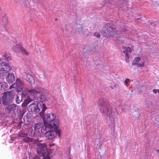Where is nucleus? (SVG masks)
<instances>
[{
    "instance_id": "8fccbe9b",
    "label": "nucleus",
    "mask_w": 159,
    "mask_h": 159,
    "mask_svg": "<svg viewBox=\"0 0 159 159\" xmlns=\"http://www.w3.org/2000/svg\"><path fill=\"white\" fill-rule=\"evenodd\" d=\"M68 159H71L70 157H69Z\"/></svg>"
},
{
    "instance_id": "3c124183",
    "label": "nucleus",
    "mask_w": 159,
    "mask_h": 159,
    "mask_svg": "<svg viewBox=\"0 0 159 159\" xmlns=\"http://www.w3.org/2000/svg\"><path fill=\"white\" fill-rule=\"evenodd\" d=\"M129 107L128 106L126 107Z\"/></svg>"
},
{
    "instance_id": "09e8293b",
    "label": "nucleus",
    "mask_w": 159,
    "mask_h": 159,
    "mask_svg": "<svg viewBox=\"0 0 159 159\" xmlns=\"http://www.w3.org/2000/svg\"><path fill=\"white\" fill-rule=\"evenodd\" d=\"M157 92L159 93V89H158Z\"/></svg>"
},
{
    "instance_id": "473e14b6",
    "label": "nucleus",
    "mask_w": 159,
    "mask_h": 159,
    "mask_svg": "<svg viewBox=\"0 0 159 159\" xmlns=\"http://www.w3.org/2000/svg\"><path fill=\"white\" fill-rule=\"evenodd\" d=\"M126 29L125 28V27H124V28L123 29H121L120 30V31L121 32H124L126 31Z\"/></svg>"
},
{
    "instance_id": "412c9836",
    "label": "nucleus",
    "mask_w": 159,
    "mask_h": 159,
    "mask_svg": "<svg viewBox=\"0 0 159 159\" xmlns=\"http://www.w3.org/2000/svg\"><path fill=\"white\" fill-rule=\"evenodd\" d=\"M44 127V126H43V125L42 123H39L36 124L34 127V130H41V129H42V127Z\"/></svg>"
},
{
    "instance_id": "de8ad7c7",
    "label": "nucleus",
    "mask_w": 159,
    "mask_h": 159,
    "mask_svg": "<svg viewBox=\"0 0 159 159\" xmlns=\"http://www.w3.org/2000/svg\"><path fill=\"white\" fill-rule=\"evenodd\" d=\"M57 18H55V21H57Z\"/></svg>"
},
{
    "instance_id": "37998d69",
    "label": "nucleus",
    "mask_w": 159,
    "mask_h": 159,
    "mask_svg": "<svg viewBox=\"0 0 159 159\" xmlns=\"http://www.w3.org/2000/svg\"><path fill=\"white\" fill-rule=\"evenodd\" d=\"M156 151L157 153L159 154V150H156Z\"/></svg>"
},
{
    "instance_id": "423d86ee",
    "label": "nucleus",
    "mask_w": 159,
    "mask_h": 159,
    "mask_svg": "<svg viewBox=\"0 0 159 159\" xmlns=\"http://www.w3.org/2000/svg\"><path fill=\"white\" fill-rule=\"evenodd\" d=\"M37 153L40 157H43L41 159H50V156L47 149V145L45 143H38L37 144Z\"/></svg>"
},
{
    "instance_id": "ddd939ff",
    "label": "nucleus",
    "mask_w": 159,
    "mask_h": 159,
    "mask_svg": "<svg viewBox=\"0 0 159 159\" xmlns=\"http://www.w3.org/2000/svg\"><path fill=\"white\" fill-rule=\"evenodd\" d=\"M7 81L9 84H12L15 80V75L12 73H9L6 78Z\"/></svg>"
},
{
    "instance_id": "9d476101",
    "label": "nucleus",
    "mask_w": 159,
    "mask_h": 159,
    "mask_svg": "<svg viewBox=\"0 0 159 159\" xmlns=\"http://www.w3.org/2000/svg\"><path fill=\"white\" fill-rule=\"evenodd\" d=\"M22 78L28 81L30 84H33L35 82L34 76L31 75L30 72H24L21 74Z\"/></svg>"
},
{
    "instance_id": "393cba45",
    "label": "nucleus",
    "mask_w": 159,
    "mask_h": 159,
    "mask_svg": "<svg viewBox=\"0 0 159 159\" xmlns=\"http://www.w3.org/2000/svg\"><path fill=\"white\" fill-rule=\"evenodd\" d=\"M83 28L80 25V27H79L78 30V32L79 34H84L85 31L83 30Z\"/></svg>"
},
{
    "instance_id": "0eeeda50",
    "label": "nucleus",
    "mask_w": 159,
    "mask_h": 159,
    "mask_svg": "<svg viewBox=\"0 0 159 159\" xmlns=\"http://www.w3.org/2000/svg\"><path fill=\"white\" fill-rule=\"evenodd\" d=\"M44 132L46 131L44 134L45 137L49 140L54 139L57 135L60 137L61 135V131L60 130L53 128H49L48 129L43 130Z\"/></svg>"
},
{
    "instance_id": "bb28decb",
    "label": "nucleus",
    "mask_w": 159,
    "mask_h": 159,
    "mask_svg": "<svg viewBox=\"0 0 159 159\" xmlns=\"http://www.w3.org/2000/svg\"><path fill=\"white\" fill-rule=\"evenodd\" d=\"M27 136V134L26 133L21 132L18 134V136L19 137H26Z\"/></svg>"
},
{
    "instance_id": "f8f14e48",
    "label": "nucleus",
    "mask_w": 159,
    "mask_h": 159,
    "mask_svg": "<svg viewBox=\"0 0 159 159\" xmlns=\"http://www.w3.org/2000/svg\"><path fill=\"white\" fill-rule=\"evenodd\" d=\"M43 90L38 94L41 93L39 98L41 99V101L43 102L46 100H48L50 98V95L44 89H43Z\"/></svg>"
},
{
    "instance_id": "b1692460",
    "label": "nucleus",
    "mask_w": 159,
    "mask_h": 159,
    "mask_svg": "<svg viewBox=\"0 0 159 159\" xmlns=\"http://www.w3.org/2000/svg\"><path fill=\"white\" fill-rule=\"evenodd\" d=\"M6 15L5 14H3L2 15V17L3 18L2 19V23H3L4 25V27H5V25H6V23L7 21V17L5 16Z\"/></svg>"
},
{
    "instance_id": "f3484780",
    "label": "nucleus",
    "mask_w": 159,
    "mask_h": 159,
    "mask_svg": "<svg viewBox=\"0 0 159 159\" xmlns=\"http://www.w3.org/2000/svg\"><path fill=\"white\" fill-rule=\"evenodd\" d=\"M22 46L20 44L14 46L12 48V49L15 52L19 53L20 52V49L22 48Z\"/></svg>"
},
{
    "instance_id": "1a4fd4ad",
    "label": "nucleus",
    "mask_w": 159,
    "mask_h": 159,
    "mask_svg": "<svg viewBox=\"0 0 159 159\" xmlns=\"http://www.w3.org/2000/svg\"><path fill=\"white\" fill-rule=\"evenodd\" d=\"M25 84L23 81L19 78L16 79L15 82L11 85L10 89L15 88L18 92L21 91L23 89Z\"/></svg>"
},
{
    "instance_id": "f704fd0d",
    "label": "nucleus",
    "mask_w": 159,
    "mask_h": 159,
    "mask_svg": "<svg viewBox=\"0 0 159 159\" xmlns=\"http://www.w3.org/2000/svg\"><path fill=\"white\" fill-rule=\"evenodd\" d=\"M49 146L51 148H52L53 146H54L55 144L54 143H50L49 144Z\"/></svg>"
},
{
    "instance_id": "4be33fe9",
    "label": "nucleus",
    "mask_w": 159,
    "mask_h": 159,
    "mask_svg": "<svg viewBox=\"0 0 159 159\" xmlns=\"http://www.w3.org/2000/svg\"><path fill=\"white\" fill-rule=\"evenodd\" d=\"M22 97L20 96V94H17L16 95V101L17 103L19 104L20 102L22 100Z\"/></svg>"
},
{
    "instance_id": "7c9ffc66",
    "label": "nucleus",
    "mask_w": 159,
    "mask_h": 159,
    "mask_svg": "<svg viewBox=\"0 0 159 159\" xmlns=\"http://www.w3.org/2000/svg\"><path fill=\"white\" fill-rule=\"evenodd\" d=\"M129 79H126L124 81V83L125 85H127L128 83L129 82Z\"/></svg>"
},
{
    "instance_id": "39448f33",
    "label": "nucleus",
    "mask_w": 159,
    "mask_h": 159,
    "mask_svg": "<svg viewBox=\"0 0 159 159\" xmlns=\"http://www.w3.org/2000/svg\"><path fill=\"white\" fill-rule=\"evenodd\" d=\"M102 33L105 37L112 36L117 33L115 26L112 23H107L103 27Z\"/></svg>"
},
{
    "instance_id": "a878e982",
    "label": "nucleus",
    "mask_w": 159,
    "mask_h": 159,
    "mask_svg": "<svg viewBox=\"0 0 159 159\" xmlns=\"http://www.w3.org/2000/svg\"><path fill=\"white\" fill-rule=\"evenodd\" d=\"M120 8H122L123 9H127L128 5L127 3L125 2L123 3L122 5H120Z\"/></svg>"
},
{
    "instance_id": "5701e85b",
    "label": "nucleus",
    "mask_w": 159,
    "mask_h": 159,
    "mask_svg": "<svg viewBox=\"0 0 159 159\" xmlns=\"http://www.w3.org/2000/svg\"><path fill=\"white\" fill-rule=\"evenodd\" d=\"M20 52L24 56H27L29 55V53L26 49L23 47H22V48H21V49H20Z\"/></svg>"
},
{
    "instance_id": "2f4dec72",
    "label": "nucleus",
    "mask_w": 159,
    "mask_h": 159,
    "mask_svg": "<svg viewBox=\"0 0 159 159\" xmlns=\"http://www.w3.org/2000/svg\"><path fill=\"white\" fill-rule=\"evenodd\" d=\"M125 54V57L126 58H129V53L128 52H125L124 53Z\"/></svg>"
},
{
    "instance_id": "603ef678",
    "label": "nucleus",
    "mask_w": 159,
    "mask_h": 159,
    "mask_svg": "<svg viewBox=\"0 0 159 159\" xmlns=\"http://www.w3.org/2000/svg\"><path fill=\"white\" fill-rule=\"evenodd\" d=\"M134 117H137V116H135Z\"/></svg>"
},
{
    "instance_id": "4468645a",
    "label": "nucleus",
    "mask_w": 159,
    "mask_h": 159,
    "mask_svg": "<svg viewBox=\"0 0 159 159\" xmlns=\"http://www.w3.org/2000/svg\"><path fill=\"white\" fill-rule=\"evenodd\" d=\"M5 108V111L6 113H10L12 111L13 112L16 110V105L15 104L8 105Z\"/></svg>"
},
{
    "instance_id": "6e6552de",
    "label": "nucleus",
    "mask_w": 159,
    "mask_h": 159,
    "mask_svg": "<svg viewBox=\"0 0 159 159\" xmlns=\"http://www.w3.org/2000/svg\"><path fill=\"white\" fill-rule=\"evenodd\" d=\"M12 92H10L9 93L4 92L2 98H0V103L1 104L4 106H7L11 103L13 100V97L11 95Z\"/></svg>"
},
{
    "instance_id": "a211bd4d",
    "label": "nucleus",
    "mask_w": 159,
    "mask_h": 159,
    "mask_svg": "<svg viewBox=\"0 0 159 159\" xmlns=\"http://www.w3.org/2000/svg\"><path fill=\"white\" fill-rule=\"evenodd\" d=\"M8 85L6 82H1L0 83V90L2 91H5L7 89Z\"/></svg>"
},
{
    "instance_id": "6ab92c4d",
    "label": "nucleus",
    "mask_w": 159,
    "mask_h": 159,
    "mask_svg": "<svg viewBox=\"0 0 159 159\" xmlns=\"http://www.w3.org/2000/svg\"><path fill=\"white\" fill-rule=\"evenodd\" d=\"M2 58L3 60L7 61H8L11 59V57L10 54L7 53H4L2 55Z\"/></svg>"
},
{
    "instance_id": "cd10ccee",
    "label": "nucleus",
    "mask_w": 159,
    "mask_h": 159,
    "mask_svg": "<svg viewBox=\"0 0 159 159\" xmlns=\"http://www.w3.org/2000/svg\"><path fill=\"white\" fill-rule=\"evenodd\" d=\"M131 52V49L129 47H128L126 48L125 50L124 51L123 53L128 52L130 53Z\"/></svg>"
},
{
    "instance_id": "ea45409f",
    "label": "nucleus",
    "mask_w": 159,
    "mask_h": 159,
    "mask_svg": "<svg viewBox=\"0 0 159 159\" xmlns=\"http://www.w3.org/2000/svg\"><path fill=\"white\" fill-rule=\"evenodd\" d=\"M137 112L136 111H135L134 112H133V116H135V114H136L137 115Z\"/></svg>"
},
{
    "instance_id": "c03bdc74",
    "label": "nucleus",
    "mask_w": 159,
    "mask_h": 159,
    "mask_svg": "<svg viewBox=\"0 0 159 159\" xmlns=\"http://www.w3.org/2000/svg\"><path fill=\"white\" fill-rule=\"evenodd\" d=\"M110 87L112 89H114V87L113 86H111Z\"/></svg>"
},
{
    "instance_id": "f257e3e1",
    "label": "nucleus",
    "mask_w": 159,
    "mask_h": 159,
    "mask_svg": "<svg viewBox=\"0 0 159 159\" xmlns=\"http://www.w3.org/2000/svg\"><path fill=\"white\" fill-rule=\"evenodd\" d=\"M98 105L101 112L104 115L109 116L111 125L114 127V121L116 116L114 109L111 107L108 101L105 98H101L99 100Z\"/></svg>"
},
{
    "instance_id": "4c0bfd02",
    "label": "nucleus",
    "mask_w": 159,
    "mask_h": 159,
    "mask_svg": "<svg viewBox=\"0 0 159 159\" xmlns=\"http://www.w3.org/2000/svg\"><path fill=\"white\" fill-rule=\"evenodd\" d=\"M16 139V138L15 137H11V140L12 141H14Z\"/></svg>"
},
{
    "instance_id": "c9c22d12",
    "label": "nucleus",
    "mask_w": 159,
    "mask_h": 159,
    "mask_svg": "<svg viewBox=\"0 0 159 159\" xmlns=\"http://www.w3.org/2000/svg\"><path fill=\"white\" fill-rule=\"evenodd\" d=\"M158 89H154L152 90L153 92L154 93H156L157 92Z\"/></svg>"
},
{
    "instance_id": "aec40b11",
    "label": "nucleus",
    "mask_w": 159,
    "mask_h": 159,
    "mask_svg": "<svg viewBox=\"0 0 159 159\" xmlns=\"http://www.w3.org/2000/svg\"><path fill=\"white\" fill-rule=\"evenodd\" d=\"M32 101L30 97L27 98L26 99L22 104V107H26L27 105Z\"/></svg>"
},
{
    "instance_id": "20e7f679",
    "label": "nucleus",
    "mask_w": 159,
    "mask_h": 159,
    "mask_svg": "<svg viewBox=\"0 0 159 159\" xmlns=\"http://www.w3.org/2000/svg\"><path fill=\"white\" fill-rule=\"evenodd\" d=\"M43 90L42 88L38 86H36L34 88H31V89L26 88L25 90L22 91L21 95L22 97L29 98V94L31 95L32 98H36L38 94L41 92Z\"/></svg>"
},
{
    "instance_id": "7ed1b4c3",
    "label": "nucleus",
    "mask_w": 159,
    "mask_h": 159,
    "mask_svg": "<svg viewBox=\"0 0 159 159\" xmlns=\"http://www.w3.org/2000/svg\"><path fill=\"white\" fill-rule=\"evenodd\" d=\"M47 108L45 104L37 101L34 102L33 103L28 106L27 108L29 112L35 114L39 112V114L41 117L44 115V112Z\"/></svg>"
},
{
    "instance_id": "c85d7f7f",
    "label": "nucleus",
    "mask_w": 159,
    "mask_h": 159,
    "mask_svg": "<svg viewBox=\"0 0 159 159\" xmlns=\"http://www.w3.org/2000/svg\"><path fill=\"white\" fill-rule=\"evenodd\" d=\"M93 35L94 36L98 38H99L100 37V34L99 32H96L94 33Z\"/></svg>"
},
{
    "instance_id": "c756f323",
    "label": "nucleus",
    "mask_w": 159,
    "mask_h": 159,
    "mask_svg": "<svg viewBox=\"0 0 159 159\" xmlns=\"http://www.w3.org/2000/svg\"><path fill=\"white\" fill-rule=\"evenodd\" d=\"M25 141L27 142H29L32 141V139L28 138L25 139H24Z\"/></svg>"
},
{
    "instance_id": "2eb2a0df",
    "label": "nucleus",
    "mask_w": 159,
    "mask_h": 159,
    "mask_svg": "<svg viewBox=\"0 0 159 159\" xmlns=\"http://www.w3.org/2000/svg\"><path fill=\"white\" fill-rule=\"evenodd\" d=\"M140 58L139 57H135L132 62V66H136L139 67H143L144 65V63H140L139 62L140 61Z\"/></svg>"
},
{
    "instance_id": "9b49d317",
    "label": "nucleus",
    "mask_w": 159,
    "mask_h": 159,
    "mask_svg": "<svg viewBox=\"0 0 159 159\" xmlns=\"http://www.w3.org/2000/svg\"><path fill=\"white\" fill-rule=\"evenodd\" d=\"M11 69V65L8 63L2 62L0 63V71H1L9 72Z\"/></svg>"
},
{
    "instance_id": "a18cd8bd",
    "label": "nucleus",
    "mask_w": 159,
    "mask_h": 159,
    "mask_svg": "<svg viewBox=\"0 0 159 159\" xmlns=\"http://www.w3.org/2000/svg\"><path fill=\"white\" fill-rule=\"evenodd\" d=\"M117 86V85L116 84H115L114 85V87H116Z\"/></svg>"
},
{
    "instance_id": "72a5a7b5",
    "label": "nucleus",
    "mask_w": 159,
    "mask_h": 159,
    "mask_svg": "<svg viewBox=\"0 0 159 159\" xmlns=\"http://www.w3.org/2000/svg\"><path fill=\"white\" fill-rule=\"evenodd\" d=\"M25 0H15V1L17 3H20L23 1H25Z\"/></svg>"
},
{
    "instance_id": "e433bc0d",
    "label": "nucleus",
    "mask_w": 159,
    "mask_h": 159,
    "mask_svg": "<svg viewBox=\"0 0 159 159\" xmlns=\"http://www.w3.org/2000/svg\"><path fill=\"white\" fill-rule=\"evenodd\" d=\"M33 159H40V158L38 156H36L33 158Z\"/></svg>"
},
{
    "instance_id": "49530a36",
    "label": "nucleus",
    "mask_w": 159,
    "mask_h": 159,
    "mask_svg": "<svg viewBox=\"0 0 159 159\" xmlns=\"http://www.w3.org/2000/svg\"><path fill=\"white\" fill-rule=\"evenodd\" d=\"M150 23L151 24V25H153V26L154 25H153V24L152 23H151V22H150Z\"/></svg>"
},
{
    "instance_id": "f03ea898",
    "label": "nucleus",
    "mask_w": 159,
    "mask_h": 159,
    "mask_svg": "<svg viewBox=\"0 0 159 159\" xmlns=\"http://www.w3.org/2000/svg\"><path fill=\"white\" fill-rule=\"evenodd\" d=\"M42 117L43 118L44 122V127L43 129H48L49 128L57 129L58 127L59 121L56 118V116L54 114L47 113Z\"/></svg>"
},
{
    "instance_id": "58836bf2",
    "label": "nucleus",
    "mask_w": 159,
    "mask_h": 159,
    "mask_svg": "<svg viewBox=\"0 0 159 159\" xmlns=\"http://www.w3.org/2000/svg\"><path fill=\"white\" fill-rule=\"evenodd\" d=\"M129 58H126V59H125V61L127 63H129Z\"/></svg>"
},
{
    "instance_id": "79ce46f5",
    "label": "nucleus",
    "mask_w": 159,
    "mask_h": 159,
    "mask_svg": "<svg viewBox=\"0 0 159 159\" xmlns=\"http://www.w3.org/2000/svg\"><path fill=\"white\" fill-rule=\"evenodd\" d=\"M22 123V122H19L18 125H19L20 126L21 125Z\"/></svg>"
},
{
    "instance_id": "dca6fc26",
    "label": "nucleus",
    "mask_w": 159,
    "mask_h": 159,
    "mask_svg": "<svg viewBox=\"0 0 159 159\" xmlns=\"http://www.w3.org/2000/svg\"><path fill=\"white\" fill-rule=\"evenodd\" d=\"M43 127H42V129H41V130H34V133H33V134H32V137H37L40 136L41 135V133H42L43 134H44V131H43Z\"/></svg>"
},
{
    "instance_id": "a19ab883",
    "label": "nucleus",
    "mask_w": 159,
    "mask_h": 159,
    "mask_svg": "<svg viewBox=\"0 0 159 159\" xmlns=\"http://www.w3.org/2000/svg\"><path fill=\"white\" fill-rule=\"evenodd\" d=\"M126 107V106H125V105H124L123 106V110H125V107ZM126 110H124V111H125Z\"/></svg>"
}]
</instances>
